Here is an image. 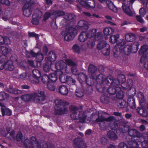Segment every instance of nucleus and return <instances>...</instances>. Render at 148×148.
Wrapping results in <instances>:
<instances>
[{
    "label": "nucleus",
    "mask_w": 148,
    "mask_h": 148,
    "mask_svg": "<svg viewBox=\"0 0 148 148\" xmlns=\"http://www.w3.org/2000/svg\"><path fill=\"white\" fill-rule=\"evenodd\" d=\"M87 39L84 32H82L78 37V40L80 42H84Z\"/></svg>",
    "instance_id": "09e8293b"
},
{
    "label": "nucleus",
    "mask_w": 148,
    "mask_h": 148,
    "mask_svg": "<svg viewBox=\"0 0 148 148\" xmlns=\"http://www.w3.org/2000/svg\"><path fill=\"white\" fill-rule=\"evenodd\" d=\"M145 8L142 7L139 10V14L140 15L142 16H144L147 12V7Z\"/></svg>",
    "instance_id": "e2e57ef3"
},
{
    "label": "nucleus",
    "mask_w": 148,
    "mask_h": 148,
    "mask_svg": "<svg viewBox=\"0 0 148 148\" xmlns=\"http://www.w3.org/2000/svg\"><path fill=\"white\" fill-rule=\"evenodd\" d=\"M110 95L106 93H104L101 97V102L104 104H108L110 102Z\"/></svg>",
    "instance_id": "a878e982"
},
{
    "label": "nucleus",
    "mask_w": 148,
    "mask_h": 148,
    "mask_svg": "<svg viewBox=\"0 0 148 148\" xmlns=\"http://www.w3.org/2000/svg\"><path fill=\"white\" fill-rule=\"evenodd\" d=\"M49 82H55L58 79V77L57 74L53 73H51L49 75Z\"/></svg>",
    "instance_id": "49530a36"
},
{
    "label": "nucleus",
    "mask_w": 148,
    "mask_h": 148,
    "mask_svg": "<svg viewBox=\"0 0 148 148\" xmlns=\"http://www.w3.org/2000/svg\"><path fill=\"white\" fill-rule=\"evenodd\" d=\"M47 88L51 91H54L56 88L55 83L50 82L47 84Z\"/></svg>",
    "instance_id": "5fc2aeb1"
},
{
    "label": "nucleus",
    "mask_w": 148,
    "mask_h": 148,
    "mask_svg": "<svg viewBox=\"0 0 148 148\" xmlns=\"http://www.w3.org/2000/svg\"><path fill=\"white\" fill-rule=\"evenodd\" d=\"M108 45H109L104 40H102L99 43L97 46V48L100 50L103 49L105 47H108Z\"/></svg>",
    "instance_id": "37998d69"
},
{
    "label": "nucleus",
    "mask_w": 148,
    "mask_h": 148,
    "mask_svg": "<svg viewBox=\"0 0 148 148\" xmlns=\"http://www.w3.org/2000/svg\"><path fill=\"white\" fill-rule=\"evenodd\" d=\"M64 18L66 21L75 19L76 18V16L73 14L66 13L64 15Z\"/></svg>",
    "instance_id": "de8ad7c7"
},
{
    "label": "nucleus",
    "mask_w": 148,
    "mask_h": 148,
    "mask_svg": "<svg viewBox=\"0 0 148 148\" xmlns=\"http://www.w3.org/2000/svg\"><path fill=\"white\" fill-rule=\"evenodd\" d=\"M6 90L8 92L15 95L19 94L22 92V91L16 88H14L13 86L12 85H9L8 88H7Z\"/></svg>",
    "instance_id": "aec40b11"
},
{
    "label": "nucleus",
    "mask_w": 148,
    "mask_h": 148,
    "mask_svg": "<svg viewBox=\"0 0 148 148\" xmlns=\"http://www.w3.org/2000/svg\"><path fill=\"white\" fill-rule=\"evenodd\" d=\"M54 103L55 105L54 112L55 115H62L67 113L68 108L66 106L69 104V102L62 99H56Z\"/></svg>",
    "instance_id": "f257e3e1"
},
{
    "label": "nucleus",
    "mask_w": 148,
    "mask_h": 148,
    "mask_svg": "<svg viewBox=\"0 0 148 148\" xmlns=\"http://www.w3.org/2000/svg\"><path fill=\"white\" fill-rule=\"evenodd\" d=\"M92 79L93 80L94 84L95 81L97 83L96 87L97 90L99 92H103L105 90V86H102L103 84L104 83H105V76L102 73H100L97 75L95 74V75L92 74L91 75Z\"/></svg>",
    "instance_id": "7ed1b4c3"
},
{
    "label": "nucleus",
    "mask_w": 148,
    "mask_h": 148,
    "mask_svg": "<svg viewBox=\"0 0 148 148\" xmlns=\"http://www.w3.org/2000/svg\"><path fill=\"white\" fill-rule=\"evenodd\" d=\"M139 139L138 138L134 139V140H131L128 141V144L130 146L129 148H138L139 145L138 142H139Z\"/></svg>",
    "instance_id": "7c9ffc66"
},
{
    "label": "nucleus",
    "mask_w": 148,
    "mask_h": 148,
    "mask_svg": "<svg viewBox=\"0 0 148 148\" xmlns=\"http://www.w3.org/2000/svg\"><path fill=\"white\" fill-rule=\"evenodd\" d=\"M0 51L2 53L0 57L7 60L8 58L6 55L8 54L9 52L8 48L5 47L1 46L0 47Z\"/></svg>",
    "instance_id": "393cba45"
},
{
    "label": "nucleus",
    "mask_w": 148,
    "mask_h": 148,
    "mask_svg": "<svg viewBox=\"0 0 148 148\" xmlns=\"http://www.w3.org/2000/svg\"><path fill=\"white\" fill-rule=\"evenodd\" d=\"M114 32V29L109 27L104 28L103 30L104 34L106 36L110 35L112 34Z\"/></svg>",
    "instance_id": "ea45409f"
},
{
    "label": "nucleus",
    "mask_w": 148,
    "mask_h": 148,
    "mask_svg": "<svg viewBox=\"0 0 148 148\" xmlns=\"http://www.w3.org/2000/svg\"><path fill=\"white\" fill-rule=\"evenodd\" d=\"M116 98L121 99L124 97L123 92L121 88L119 86L116 88Z\"/></svg>",
    "instance_id": "e433bc0d"
},
{
    "label": "nucleus",
    "mask_w": 148,
    "mask_h": 148,
    "mask_svg": "<svg viewBox=\"0 0 148 148\" xmlns=\"http://www.w3.org/2000/svg\"><path fill=\"white\" fill-rule=\"evenodd\" d=\"M32 5H28L27 4H25L22 8L23 13L26 16H29L32 12V10L31 8Z\"/></svg>",
    "instance_id": "f3484780"
},
{
    "label": "nucleus",
    "mask_w": 148,
    "mask_h": 148,
    "mask_svg": "<svg viewBox=\"0 0 148 148\" xmlns=\"http://www.w3.org/2000/svg\"><path fill=\"white\" fill-rule=\"evenodd\" d=\"M50 17L52 19L51 22L52 24V22H53V18H51V17H53L52 15V13H51L49 12H45L43 16V21L45 22Z\"/></svg>",
    "instance_id": "c03bdc74"
},
{
    "label": "nucleus",
    "mask_w": 148,
    "mask_h": 148,
    "mask_svg": "<svg viewBox=\"0 0 148 148\" xmlns=\"http://www.w3.org/2000/svg\"><path fill=\"white\" fill-rule=\"evenodd\" d=\"M66 64L62 60H60L56 62L55 64V69L56 71H61L66 67Z\"/></svg>",
    "instance_id": "4be33fe9"
},
{
    "label": "nucleus",
    "mask_w": 148,
    "mask_h": 148,
    "mask_svg": "<svg viewBox=\"0 0 148 148\" xmlns=\"http://www.w3.org/2000/svg\"><path fill=\"white\" fill-rule=\"evenodd\" d=\"M31 22L33 25H38L39 23V19L38 16L35 18L33 17L31 21Z\"/></svg>",
    "instance_id": "338daca9"
},
{
    "label": "nucleus",
    "mask_w": 148,
    "mask_h": 148,
    "mask_svg": "<svg viewBox=\"0 0 148 148\" xmlns=\"http://www.w3.org/2000/svg\"><path fill=\"white\" fill-rule=\"evenodd\" d=\"M105 82L108 85L111 84L106 92L110 95H114L116 91V88L120 85V80L117 78L113 79L112 77L108 76L106 78Z\"/></svg>",
    "instance_id": "f03ea898"
},
{
    "label": "nucleus",
    "mask_w": 148,
    "mask_h": 148,
    "mask_svg": "<svg viewBox=\"0 0 148 148\" xmlns=\"http://www.w3.org/2000/svg\"><path fill=\"white\" fill-rule=\"evenodd\" d=\"M27 142H29L32 145L33 148H48L47 144L45 143L42 144V146L41 147L40 144L38 142L35 137H32L29 141L28 140H24V143L26 146H28L27 144L26 143Z\"/></svg>",
    "instance_id": "6e6552de"
},
{
    "label": "nucleus",
    "mask_w": 148,
    "mask_h": 148,
    "mask_svg": "<svg viewBox=\"0 0 148 148\" xmlns=\"http://www.w3.org/2000/svg\"><path fill=\"white\" fill-rule=\"evenodd\" d=\"M39 78L32 76V77L31 78H30L29 80L30 82L32 83L37 84L39 83Z\"/></svg>",
    "instance_id": "680f3d73"
},
{
    "label": "nucleus",
    "mask_w": 148,
    "mask_h": 148,
    "mask_svg": "<svg viewBox=\"0 0 148 148\" xmlns=\"http://www.w3.org/2000/svg\"><path fill=\"white\" fill-rule=\"evenodd\" d=\"M37 94H25L21 96L22 100L25 102L29 101L32 99H36L35 97L37 96Z\"/></svg>",
    "instance_id": "412c9836"
},
{
    "label": "nucleus",
    "mask_w": 148,
    "mask_h": 148,
    "mask_svg": "<svg viewBox=\"0 0 148 148\" xmlns=\"http://www.w3.org/2000/svg\"><path fill=\"white\" fill-rule=\"evenodd\" d=\"M79 118L78 119H79V122L81 123H84L86 122V116L82 113V115L81 114L79 116Z\"/></svg>",
    "instance_id": "0e129e2a"
},
{
    "label": "nucleus",
    "mask_w": 148,
    "mask_h": 148,
    "mask_svg": "<svg viewBox=\"0 0 148 148\" xmlns=\"http://www.w3.org/2000/svg\"><path fill=\"white\" fill-rule=\"evenodd\" d=\"M128 133L129 135L131 136V138H137L139 139V142H141V140L140 139L141 135L138 131L135 129H131L129 130H128Z\"/></svg>",
    "instance_id": "2eb2a0df"
},
{
    "label": "nucleus",
    "mask_w": 148,
    "mask_h": 148,
    "mask_svg": "<svg viewBox=\"0 0 148 148\" xmlns=\"http://www.w3.org/2000/svg\"><path fill=\"white\" fill-rule=\"evenodd\" d=\"M137 111L138 114L141 116L147 117L148 116V111L143 107L138 108L137 109Z\"/></svg>",
    "instance_id": "c85d7f7f"
},
{
    "label": "nucleus",
    "mask_w": 148,
    "mask_h": 148,
    "mask_svg": "<svg viewBox=\"0 0 148 148\" xmlns=\"http://www.w3.org/2000/svg\"><path fill=\"white\" fill-rule=\"evenodd\" d=\"M126 43L125 40L123 39H120L119 40L113 49L114 55L115 57H118L123 52V46Z\"/></svg>",
    "instance_id": "0eeeda50"
},
{
    "label": "nucleus",
    "mask_w": 148,
    "mask_h": 148,
    "mask_svg": "<svg viewBox=\"0 0 148 148\" xmlns=\"http://www.w3.org/2000/svg\"><path fill=\"white\" fill-rule=\"evenodd\" d=\"M72 112L70 116L71 119L73 120H78L79 118V116L82 115V112L78 111V108L74 106H72L70 107Z\"/></svg>",
    "instance_id": "f8f14e48"
},
{
    "label": "nucleus",
    "mask_w": 148,
    "mask_h": 148,
    "mask_svg": "<svg viewBox=\"0 0 148 148\" xmlns=\"http://www.w3.org/2000/svg\"><path fill=\"white\" fill-rule=\"evenodd\" d=\"M68 77L66 75L63 74L60 75L59 77V79L60 82L62 83L67 82L68 81Z\"/></svg>",
    "instance_id": "4d7b16f0"
},
{
    "label": "nucleus",
    "mask_w": 148,
    "mask_h": 148,
    "mask_svg": "<svg viewBox=\"0 0 148 148\" xmlns=\"http://www.w3.org/2000/svg\"><path fill=\"white\" fill-rule=\"evenodd\" d=\"M117 105L120 108H127L129 106L131 108L134 109L136 108L135 101L134 95H130L128 96L127 102L123 100H119Z\"/></svg>",
    "instance_id": "39448f33"
},
{
    "label": "nucleus",
    "mask_w": 148,
    "mask_h": 148,
    "mask_svg": "<svg viewBox=\"0 0 148 148\" xmlns=\"http://www.w3.org/2000/svg\"><path fill=\"white\" fill-rule=\"evenodd\" d=\"M115 120V119L112 116H109L108 118H105L104 116H99L95 120V122H102L106 121L107 122H111Z\"/></svg>",
    "instance_id": "dca6fc26"
},
{
    "label": "nucleus",
    "mask_w": 148,
    "mask_h": 148,
    "mask_svg": "<svg viewBox=\"0 0 148 148\" xmlns=\"http://www.w3.org/2000/svg\"><path fill=\"white\" fill-rule=\"evenodd\" d=\"M118 77L119 79L120 80V83L121 82V86L123 89L125 90L127 89L129 87H131L133 84V80L132 79H128L127 82V86L125 87L123 86L125 84V82L126 81L125 76L123 75H119Z\"/></svg>",
    "instance_id": "9d476101"
},
{
    "label": "nucleus",
    "mask_w": 148,
    "mask_h": 148,
    "mask_svg": "<svg viewBox=\"0 0 148 148\" xmlns=\"http://www.w3.org/2000/svg\"><path fill=\"white\" fill-rule=\"evenodd\" d=\"M1 110L3 116H4L5 115L7 116H10L12 115V111L9 109L7 108L5 106L1 107Z\"/></svg>",
    "instance_id": "2f4dec72"
},
{
    "label": "nucleus",
    "mask_w": 148,
    "mask_h": 148,
    "mask_svg": "<svg viewBox=\"0 0 148 148\" xmlns=\"http://www.w3.org/2000/svg\"><path fill=\"white\" fill-rule=\"evenodd\" d=\"M122 7L123 11L126 14L130 16H133V13L130 9L129 5H126L125 4L123 3Z\"/></svg>",
    "instance_id": "c756f323"
},
{
    "label": "nucleus",
    "mask_w": 148,
    "mask_h": 148,
    "mask_svg": "<svg viewBox=\"0 0 148 148\" xmlns=\"http://www.w3.org/2000/svg\"><path fill=\"white\" fill-rule=\"evenodd\" d=\"M95 40L92 39H89L87 42V47L88 48H92L95 45Z\"/></svg>",
    "instance_id": "603ef678"
},
{
    "label": "nucleus",
    "mask_w": 148,
    "mask_h": 148,
    "mask_svg": "<svg viewBox=\"0 0 148 148\" xmlns=\"http://www.w3.org/2000/svg\"><path fill=\"white\" fill-rule=\"evenodd\" d=\"M132 46L130 45H126L123 48V51L124 52L125 54L126 55H129L131 53Z\"/></svg>",
    "instance_id": "4c0bfd02"
},
{
    "label": "nucleus",
    "mask_w": 148,
    "mask_h": 148,
    "mask_svg": "<svg viewBox=\"0 0 148 148\" xmlns=\"http://www.w3.org/2000/svg\"><path fill=\"white\" fill-rule=\"evenodd\" d=\"M72 50L74 53H79L80 52V47L77 44H75L73 45L72 47Z\"/></svg>",
    "instance_id": "052dcab7"
},
{
    "label": "nucleus",
    "mask_w": 148,
    "mask_h": 148,
    "mask_svg": "<svg viewBox=\"0 0 148 148\" xmlns=\"http://www.w3.org/2000/svg\"><path fill=\"white\" fill-rule=\"evenodd\" d=\"M102 38V36L101 32H98L97 34H96V32L95 33V35L94 37V39L95 41H99Z\"/></svg>",
    "instance_id": "bf43d9fd"
},
{
    "label": "nucleus",
    "mask_w": 148,
    "mask_h": 148,
    "mask_svg": "<svg viewBox=\"0 0 148 148\" xmlns=\"http://www.w3.org/2000/svg\"><path fill=\"white\" fill-rule=\"evenodd\" d=\"M10 43V40L7 37H3L0 35V45L5 44V45L8 46Z\"/></svg>",
    "instance_id": "f704fd0d"
},
{
    "label": "nucleus",
    "mask_w": 148,
    "mask_h": 148,
    "mask_svg": "<svg viewBox=\"0 0 148 148\" xmlns=\"http://www.w3.org/2000/svg\"><path fill=\"white\" fill-rule=\"evenodd\" d=\"M57 56L55 52L52 51H50L48 54V57L45 58V60L47 61V63L50 62V64L52 62L55 61L56 59Z\"/></svg>",
    "instance_id": "6ab92c4d"
},
{
    "label": "nucleus",
    "mask_w": 148,
    "mask_h": 148,
    "mask_svg": "<svg viewBox=\"0 0 148 148\" xmlns=\"http://www.w3.org/2000/svg\"><path fill=\"white\" fill-rule=\"evenodd\" d=\"M38 93L40 96H38V94L36 93L37 95V96L35 97V98L37 100L36 102L42 104L41 102L44 101L46 98L45 95V92L43 91H39Z\"/></svg>",
    "instance_id": "b1692460"
},
{
    "label": "nucleus",
    "mask_w": 148,
    "mask_h": 148,
    "mask_svg": "<svg viewBox=\"0 0 148 148\" xmlns=\"http://www.w3.org/2000/svg\"><path fill=\"white\" fill-rule=\"evenodd\" d=\"M125 38L127 41L131 42L135 40L136 37L134 34L130 33L126 34L125 35Z\"/></svg>",
    "instance_id": "473e14b6"
},
{
    "label": "nucleus",
    "mask_w": 148,
    "mask_h": 148,
    "mask_svg": "<svg viewBox=\"0 0 148 148\" xmlns=\"http://www.w3.org/2000/svg\"><path fill=\"white\" fill-rule=\"evenodd\" d=\"M97 30L96 29H93L89 31L84 32L86 38H87L91 39L93 38L95 35V33L96 32Z\"/></svg>",
    "instance_id": "72a5a7b5"
},
{
    "label": "nucleus",
    "mask_w": 148,
    "mask_h": 148,
    "mask_svg": "<svg viewBox=\"0 0 148 148\" xmlns=\"http://www.w3.org/2000/svg\"><path fill=\"white\" fill-rule=\"evenodd\" d=\"M65 14V12L60 10H56L52 13V15L53 17H51V18H53V20L54 23V26L53 27V29H56L58 28V26L56 23V19L57 17L64 15Z\"/></svg>",
    "instance_id": "4468645a"
},
{
    "label": "nucleus",
    "mask_w": 148,
    "mask_h": 148,
    "mask_svg": "<svg viewBox=\"0 0 148 148\" xmlns=\"http://www.w3.org/2000/svg\"><path fill=\"white\" fill-rule=\"evenodd\" d=\"M77 30L75 27L71 26L66 27L65 31H62L61 34L64 36V39L66 41L72 40L77 33Z\"/></svg>",
    "instance_id": "423d86ee"
},
{
    "label": "nucleus",
    "mask_w": 148,
    "mask_h": 148,
    "mask_svg": "<svg viewBox=\"0 0 148 148\" xmlns=\"http://www.w3.org/2000/svg\"><path fill=\"white\" fill-rule=\"evenodd\" d=\"M81 88L76 90L75 95L78 97H82L85 94H89L92 91V89H89V87H86L84 85L81 86Z\"/></svg>",
    "instance_id": "1a4fd4ad"
},
{
    "label": "nucleus",
    "mask_w": 148,
    "mask_h": 148,
    "mask_svg": "<svg viewBox=\"0 0 148 148\" xmlns=\"http://www.w3.org/2000/svg\"><path fill=\"white\" fill-rule=\"evenodd\" d=\"M78 79L81 86L84 85L86 87H89V89H92L94 82L92 79L91 75L90 78H88L87 75L85 74L80 73L78 75Z\"/></svg>",
    "instance_id": "20e7f679"
},
{
    "label": "nucleus",
    "mask_w": 148,
    "mask_h": 148,
    "mask_svg": "<svg viewBox=\"0 0 148 148\" xmlns=\"http://www.w3.org/2000/svg\"><path fill=\"white\" fill-rule=\"evenodd\" d=\"M108 135L109 138L112 140H115L118 138L116 134L114 132L111 130L108 133Z\"/></svg>",
    "instance_id": "a18cd8bd"
},
{
    "label": "nucleus",
    "mask_w": 148,
    "mask_h": 148,
    "mask_svg": "<svg viewBox=\"0 0 148 148\" xmlns=\"http://www.w3.org/2000/svg\"><path fill=\"white\" fill-rule=\"evenodd\" d=\"M119 38V35L116 34V35H112L110 36L109 40L110 42L112 44H114L118 40Z\"/></svg>",
    "instance_id": "79ce46f5"
},
{
    "label": "nucleus",
    "mask_w": 148,
    "mask_h": 148,
    "mask_svg": "<svg viewBox=\"0 0 148 148\" xmlns=\"http://www.w3.org/2000/svg\"><path fill=\"white\" fill-rule=\"evenodd\" d=\"M108 47H105L102 50V53L105 56L109 55L110 53V47L109 45H108Z\"/></svg>",
    "instance_id": "6e6d98bb"
},
{
    "label": "nucleus",
    "mask_w": 148,
    "mask_h": 148,
    "mask_svg": "<svg viewBox=\"0 0 148 148\" xmlns=\"http://www.w3.org/2000/svg\"><path fill=\"white\" fill-rule=\"evenodd\" d=\"M138 53L140 55L142 56L140 59V62L141 63H144V60L148 59V47L147 46H142Z\"/></svg>",
    "instance_id": "9b49d317"
},
{
    "label": "nucleus",
    "mask_w": 148,
    "mask_h": 148,
    "mask_svg": "<svg viewBox=\"0 0 148 148\" xmlns=\"http://www.w3.org/2000/svg\"><path fill=\"white\" fill-rule=\"evenodd\" d=\"M77 1L81 5L83 6L86 8H93L95 7V2L93 0L92 1L94 3L93 6H91L89 4L90 2H88V0H77Z\"/></svg>",
    "instance_id": "5701e85b"
},
{
    "label": "nucleus",
    "mask_w": 148,
    "mask_h": 148,
    "mask_svg": "<svg viewBox=\"0 0 148 148\" xmlns=\"http://www.w3.org/2000/svg\"><path fill=\"white\" fill-rule=\"evenodd\" d=\"M97 67L92 64H90L88 68V71L91 73V75L93 74L94 75L95 74L96 72L97 71Z\"/></svg>",
    "instance_id": "a19ab883"
},
{
    "label": "nucleus",
    "mask_w": 148,
    "mask_h": 148,
    "mask_svg": "<svg viewBox=\"0 0 148 148\" xmlns=\"http://www.w3.org/2000/svg\"><path fill=\"white\" fill-rule=\"evenodd\" d=\"M23 135L21 132H18L17 134L16 139L18 142L21 141L23 138Z\"/></svg>",
    "instance_id": "774afa93"
},
{
    "label": "nucleus",
    "mask_w": 148,
    "mask_h": 148,
    "mask_svg": "<svg viewBox=\"0 0 148 148\" xmlns=\"http://www.w3.org/2000/svg\"><path fill=\"white\" fill-rule=\"evenodd\" d=\"M13 57H16V55H12L10 58L11 60H7L5 62L4 69L5 70L11 71L14 69V67L13 64V62L14 61V60H12V58ZM15 60L17 61V58H15Z\"/></svg>",
    "instance_id": "ddd939ff"
},
{
    "label": "nucleus",
    "mask_w": 148,
    "mask_h": 148,
    "mask_svg": "<svg viewBox=\"0 0 148 148\" xmlns=\"http://www.w3.org/2000/svg\"><path fill=\"white\" fill-rule=\"evenodd\" d=\"M78 26L81 27V29H84L87 30L88 29V26L86 21L84 20L79 21L78 22Z\"/></svg>",
    "instance_id": "c9c22d12"
},
{
    "label": "nucleus",
    "mask_w": 148,
    "mask_h": 148,
    "mask_svg": "<svg viewBox=\"0 0 148 148\" xmlns=\"http://www.w3.org/2000/svg\"><path fill=\"white\" fill-rule=\"evenodd\" d=\"M50 64H51L50 62L47 63V61L46 63L43 64L42 68L43 70L45 72H48L49 71L51 68L49 66Z\"/></svg>",
    "instance_id": "3c124183"
},
{
    "label": "nucleus",
    "mask_w": 148,
    "mask_h": 148,
    "mask_svg": "<svg viewBox=\"0 0 148 148\" xmlns=\"http://www.w3.org/2000/svg\"><path fill=\"white\" fill-rule=\"evenodd\" d=\"M33 76L34 77L40 78L41 76L40 72L38 70L34 69L32 71Z\"/></svg>",
    "instance_id": "13d9d810"
},
{
    "label": "nucleus",
    "mask_w": 148,
    "mask_h": 148,
    "mask_svg": "<svg viewBox=\"0 0 148 148\" xmlns=\"http://www.w3.org/2000/svg\"><path fill=\"white\" fill-rule=\"evenodd\" d=\"M139 44L137 42H134L131 44L132 46L131 53H136L139 49Z\"/></svg>",
    "instance_id": "58836bf2"
},
{
    "label": "nucleus",
    "mask_w": 148,
    "mask_h": 148,
    "mask_svg": "<svg viewBox=\"0 0 148 148\" xmlns=\"http://www.w3.org/2000/svg\"><path fill=\"white\" fill-rule=\"evenodd\" d=\"M9 97L8 94L4 92H0V101L5 100Z\"/></svg>",
    "instance_id": "8fccbe9b"
},
{
    "label": "nucleus",
    "mask_w": 148,
    "mask_h": 148,
    "mask_svg": "<svg viewBox=\"0 0 148 148\" xmlns=\"http://www.w3.org/2000/svg\"><path fill=\"white\" fill-rule=\"evenodd\" d=\"M49 79V75L46 74H43L41 77V81L45 84H47L50 82Z\"/></svg>",
    "instance_id": "864d4df0"
},
{
    "label": "nucleus",
    "mask_w": 148,
    "mask_h": 148,
    "mask_svg": "<svg viewBox=\"0 0 148 148\" xmlns=\"http://www.w3.org/2000/svg\"><path fill=\"white\" fill-rule=\"evenodd\" d=\"M59 92L61 94L65 96L68 95L69 90L66 86L62 85L59 86Z\"/></svg>",
    "instance_id": "bb28decb"
},
{
    "label": "nucleus",
    "mask_w": 148,
    "mask_h": 148,
    "mask_svg": "<svg viewBox=\"0 0 148 148\" xmlns=\"http://www.w3.org/2000/svg\"><path fill=\"white\" fill-rule=\"evenodd\" d=\"M7 60H5V59L0 57V70H1L4 69L5 64V62Z\"/></svg>",
    "instance_id": "69168bd1"
},
{
    "label": "nucleus",
    "mask_w": 148,
    "mask_h": 148,
    "mask_svg": "<svg viewBox=\"0 0 148 148\" xmlns=\"http://www.w3.org/2000/svg\"><path fill=\"white\" fill-rule=\"evenodd\" d=\"M37 62V66L39 67L42 65V61L43 60L44 56L41 53H37L36 57Z\"/></svg>",
    "instance_id": "cd10ccee"
},
{
    "label": "nucleus",
    "mask_w": 148,
    "mask_h": 148,
    "mask_svg": "<svg viewBox=\"0 0 148 148\" xmlns=\"http://www.w3.org/2000/svg\"><path fill=\"white\" fill-rule=\"evenodd\" d=\"M73 143L76 148H87L86 145L80 138H75L74 140Z\"/></svg>",
    "instance_id": "a211bd4d"
}]
</instances>
